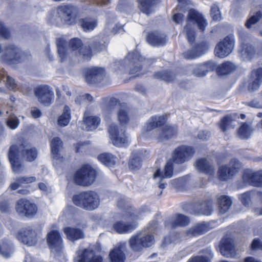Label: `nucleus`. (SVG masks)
I'll return each mask as SVG.
<instances>
[{
	"mask_svg": "<svg viewBox=\"0 0 262 262\" xmlns=\"http://www.w3.org/2000/svg\"><path fill=\"white\" fill-rule=\"evenodd\" d=\"M234 46V38L233 36H228L220 41L215 49V55L220 58H224L229 55Z\"/></svg>",
	"mask_w": 262,
	"mask_h": 262,
	"instance_id": "11",
	"label": "nucleus"
},
{
	"mask_svg": "<svg viewBox=\"0 0 262 262\" xmlns=\"http://www.w3.org/2000/svg\"><path fill=\"white\" fill-rule=\"evenodd\" d=\"M74 262H102L101 257L96 255L92 248H88L76 253Z\"/></svg>",
	"mask_w": 262,
	"mask_h": 262,
	"instance_id": "17",
	"label": "nucleus"
},
{
	"mask_svg": "<svg viewBox=\"0 0 262 262\" xmlns=\"http://www.w3.org/2000/svg\"><path fill=\"white\" fill-rule=\"evenodd\" d=\"M15 209L19 215L27 217L33 216L37 211L35 204L25 199H20L17 202Z\"/></svg>",
	"mask_w": 262,
	"mask_h": 262,
	"instance_id": "14",
	"label": "nucleus"
},
{
	"mask_svg": "<svg viewBox=\"0 0 262 262\" xmlns=\"http://www.w3.org/2000/svg\"><path fill=\"white\" fill-rule=\"evenodd\" d=\"M235 69V67L233 63L227 61L219 67V73L221 75H226L233 72Z\"/></svg>",
	"mask_w": 262,
	"mask_h": 262,
	"instance_id": "50",
	"label": "nucleus"
},
{
	"mask_svg": "<svg viewBox=\"0 0 262 262\" xmlns=\"http://www.w3.org/2000/svg\"><path fill=\"white\" fill-rule=\"evenodd\" d=\"M209 230V227L207 223H199L187 230L185 231V236L187 238L195 237L206 233Z\"/></svg>",
	"mask_w": 262,
	"mask_h": 262,
	"instance_id": "25",
	"label": "nucleus"
},
{
	"mask_svg": "<svg viewBox=\"0 0 262 262\" xmlns=\"http://www.w3.org/2000/svg\"><path fill=\"white\" fill-rule=\"evenodd\" d=\"M196 169L210 176L214 173V169L210 163L205 159H198L195 162Z\"/></svg>",
	"mask_w": 262,
	"mask_h": 262,
	"instance_id": "30",
	"label": "nucleus"
},
{
	"mask_svg": "<svg viewBox=\"0 0 262 262\" xmlns=\"http://www.w3.org/2000/svg\"><path fill=\"white\" fill-rule=\"evenodd\" d=\"M13 245L8 241H2L0 242V254L5 257H9L12 254Z\"/></svg>",
	"mask_w": 262,
	"mask_h": 262,
	"instance_id": "41",
	"label": "nucleus"
},
{
	"mask_svg": "<svg viewBox=\"0 0 262 262\" xmlns=\"http://www.w3.org/2000/svg\"><path fill=\"white\" fill-rule=\"evenodd\" d=\"M261 82L262 68H259L251 73L248 86V90L250 92L256 91L259 88Z\"/></svg>",
	"mask_w": 262,
	"mask_h": 262,
	"instance_id": "22",
	"label": "nucleus"
},
{
	"mask_svg": "<svg viewBox=\"0 0 262 262\" xmlns=\"http://www.w3.org/2000/svg\"><path fill=\"white\" fill-rule=\"evenodd\" d=\"M129 7L128 2L126 0L120 1L117 6V9L120 11H126Z\"/></svg>",
	"mask_w": 262,
	"mask_h": 262,
	"instance_id": "58",
	"label": "nucleus"
},
{
	"mask_svg": "<svg viewBox=\"0 0 262 262\" xmlns=\"http://www.w3.org/2000/svg\"><path fill=\"white\" fill-rule=\"evenodd\" d=\"M147 41L153 46H160L165 45L166 39L165 36L159 33L150 34L147 38Z\"/></svg>",
	"mask_w": 262,
	"mask_h": 262,
	"instance_id": "34",
	"label": "nucleus"
},
{
	"mask_svg": "<svg viewBox=\"0 0 262 262\" xmlns=\"http://www.w3.org/2000/svg\"><path fill=\"white\" fill-rule=\"evenodd\" d=\"M37 181L35 177H24L19 178L10 185L12 190H15L23 184H29Z\"/></svg>",
	"mask_w": 262,
	"mask_h": 262,
	"instance_id": "45",
	"label": "nucleus"
},
{
	"mask_svg": "<svg viewBox=\"0 0 262 262\" xmlns=\"http://www.w3.org/2000/svg\"><path fill=\"white\" fill-rule=\"evenodd\" d=\"M220 252L222 254L228 257H234L236 255V250L231 238H223L220 245Z\"/></svg>",
	"mask_w": 262,
	"mask_h": 262,
	"instance_id": "19",
	"label": "nucleus"
},
{
	"mask_svg": "<svg viewBox=\"0 0 262 262\" xmlns=\"http://www.w3.org/2000/svg\"><path fill=\"white\" fill-rule=\"evenodd\" d=\"M212 210V203L210 201L208 202H205L203 204L200 205V210L198 211V213L205 215H209L211 214Z\"/></svg>",
	"mask_w": 262,
	"mask_h": 262,
	"instance_id": "52",
	"label": "nucleus"
},
{
	"mask_svg": "<svg viewBox=\"0 0 262 262\" xmlns=\"http://www.w3.org/2000/svg\"><path fill=\"white\" fill-rule=\"evenodd\" d=\"M57 51L59 57L61 59H64L66 55L68 53L77 55L78 53H82V56L85 60H90L91 53L89 50L81 48V40L77 38H74L70 41L69 47L66 49V42L63 38H58L56 41Z\"/></svg>",
	"mask_w": 262,
	"mask_h": 262,
	"instance_id": "3",
	"label": "nucleus"
},
{
	"mask_svg": "<svg viewBox=\"0 0 262 262\" xmlns=\"http://www.w3.org/2000/svg\"><path fill=\"white\" fill-rule=\"evenodd\" d=\"M142 156L139 152H134L132 155L129 162V167L132 170H137L141 167Z\"/></svg>",
	"mask_w": 262,
	"mask_h": 262,
	"instance_id": "43",
	"label": "nucleus"
},
{
	"mask_svg": "<svg viewBox=\"0 0 262 262\" xmlns=\"http://www.w3.org/2000/svg\"><path fill=\"white\" fill-rule=\"evenodd\" d=\"M240 164L236 160L232 161L229 165L220 167L218 170V177L220 180L226 181L230 179L238 171Z\"/></svg>",
	"mask_w": 262,
	"mask_h": 262,
	"instance_id": "15",
	"label": "nucleus"
},
{
	"mask_svg": "<svg viewBox=\"0 0 262 262\" xmlns=\"http://www.w3.org/2000/svg\"><path fill=\"white\" fill-rule=\"evenodd\" d=\"M233 119L230 116H226L222 118L219 123V125L223 132H225L232 126Z\"/></svg>",
	"mask_w": 262,
	"mask_h": 262,
	"instance_id": "51",
	"label": "nucleus"
},
{
	"mask_svg": "<svg viewBox=\"0 0 262 262\" xmlns=\"http://www.w3.org/2000/svg\"><path fill=\"white\" fill-rule=\"evenodd\" d=\"M165 122L166 118L164 116L151 117L145 125V130L149 132L158 126H163L157 139L160 141H165L171 138L177 133V127L165 124Z\"/></svg>",
	"mask_w": 262,
	"mask_h": 262,
	"instance_id": "2",
	"label": "nucleus"
},
{
	"mask_svg": "<svg viewBox=\"0 0 262 262\" xmlns=\"http://www.w3.org/2000/svg\"><path fill=\"white\" fill-rule=\"evenodd\" d=\"M80 25L84 31L93 30L97 25V21L91 18H86L81 20Z\"/></svg>",
	"mask_w": 262,
	"mask_h": 262,
	"instance_id": "48",
	"label": "nucleus"
},
{
	"mask_svg": "<svg viewBox=\"0 0 262 262\" xmlns=\"http://www.w3.org/2000/svg\"><path fill=\"white\" fill-rule=\"evenodd\" d=\"M98 160L107 166L114 165L116 162V158L109 153H103L98 156Z\"/></svg>",
	"mask_w": 262,
	"mask_h": 262,
	"instance_id": "46",
	"label": "nucleus"
},
{
	"mask_svg": "<svg viewBox=\"0 0 262 262\" xmlns=\"http://www.w3.org/2000/svg\"><path fill=\"white\" fill-rule=\"evenodd\" d=\"M155 77L157 78L161 79L167 82L171 81L170 74L165 71L159 72L155 73Z\"/></svg>",
	"mask_w": 262,
	"mask_h": 262,
	"instance_id": "56",
	"label": "nucleus"
},
{
	"mask_svg": "<svg viewBox=\"0 0 262 262\" xmlns=\"http://www.w3.org/2000/svg\"><path fill=\"white\" fill-rule=\"evenodd\" d=\"M260 25H262V13L260 12L252 15L246 23V26L252 29L259 27Z\"/></svg>",
	"mask_w": 262,
	"mask_h": 262,
	"instance_id": "40",
	"label": "nucleus"
},
{
	"mask_svg": "<svg viewBox=\"0 0 262 262\" xmlns=\"http://www.w3.org/2000/svg\"><path fill=\"white\" fill-rule=\"evenodd\" d=\"M218 204L220 212L223 213L229 209L232 204V201L226 195H221L218 198Z\"/></svg>",
	"mask_w": 262,
	"mask_h": 262,
	"instance_id": "42",
	"label": "nucleus"
},
{
	"mask_svg": "<svg viewBox=\"0 0 262 262\" xmlns=\"http://www.w3.org/2000/svg\"><path fill=\"white\" fill-rule=\"evenodd\" d=\"M214 66L213 62L208 61L204 63L191 66L190 69L195 76L203 77L205 76L208 71L213 70Z\"/></svg>",
	"mask_w": 262,
	"mask_h": 262,
	"instance_id": "24",
	"label": "nucleus"
},
{
	"mask_svg": "<svg viewBox=\"0 0 262 262\" xmlns=\"http://www.w3.org/2000/svg\"><path fill=\"white\" fill-rule=\"evenodd\" d=\"M104 70L101 68L94 67L85 71V78L87 82L92 83L100 80L104 76Z\"/></svg>",
	"mask_w": 262,
	"mask_h": 262,
	"instance_id": "21",
	"label": "nucleus"
},
{
	"mask_svg": "<svg viewBox=\"0 0 262 262\" xmlns=\"http://www.w3.org/2000/svg\"><path fill=\"white\" fill-rule=\"evenodd\" d=\"M96 177V170L89 165H85L76 172L74 181L77 185L88 186L94 183Z\"/></svg>",
	"mask_w": 262,
	"mask_h": 262,
	"instance_id": "6",
	"label": "nucleus"
},
{
	"mask_svg": "<svg viewBox=\"0 0 262 262\" xmlns=\"http://www.w3.org/2000/svg\"><path fill=\"white\" fill-rule=\"evenodd\" d=\"M262 179L261 172H253L252 170H245L243 175V180L246 184L257 186V182Z\"/></svg>",
	"mask_w": 262,
	"mask_h": 262,
	"instance_id": "27",
	"label": "nucleus"
},
{
	"mask_svg": "<svg viewBox=\"0 0 262 262\" xmlns=\"http://www.w3.org/2000/svg\"><path fill=\"white\" fill-rule=\"evenodd\" d=\"M10 37L9 30L6 28L4 24L0 21V38L8 39Z\"/></svg>",
	"mask_w": 262,
	"mask_h": 262,
	"instance_id": "55",
	"label": "nucleus"
},
{
	"mask_svg": "<svg viewBox=\"0 0 262 262\" xmlns=\"http://www.w3.org/2000/svg\"><path fill=\"white\" fill-rule=\"evenodd\" d=\"M154 243L153 236L145 232H141L132 236L129 240V245L135 251L141 250L144 247H149Z\"/></svg>",
	"mask_w": 262,
	"mask_h": 262,
	"instance_id": "7",
	"label": "nucleus"
},
{
	"mask_svg": "<svg viewBox=\"0 0 262 262\" xmlns=\"http://www.w3.org/2000/svg\"><path fill=\"white\" fill-rule=\"evenodd\" d=\"M251 248L253 250L262 249V242L257 239H254L251 244Z\"/></svg>",
	"mask_w": 262,
	"mask_h": 262,
	"instance_id": "61",
	"label": "nucleus"
},
{
	"mask_svg": "<svg viewBox=\"0 0 262 262\" xmlns=\"http://www.w3.org/2000/svg\"><path fill=\"white\" fill-rule=\"evenodd\" d=\"M158 2L159 0H138V7L142 12L148 15L152 12V7Z\"/></svg>",
	"mask_w": 262,
	"mask_h": 262,
	"instance_id": "36",
	"label": "nucleus"
},
{
	"mask_svg": "<svg viewBox=\"0 0 262 262\" xmlns=\"http://www.w3.org/2000/svg\"><path fill=\"white\" fill-rule=\"evenodd\" d=\"M6 78V85L10 90L15 91L17 89V84L14 79L7 75L4 69L0 70V81Z\"/></svg>",
	"mask_w": 262,
	"mask_h": 262,
	"instance_id": "44",
	"label": "nucleus"
},
{
	"mask_svg": "<svg viewBox=\"0 0 262 262\" xmlns=\"http://www.w3.org/2000/svg\"><path fill=\"white\" fill-rule=\"evenodd\" d=\"M256 53L254 48L248 44H242L239 49V53L245 60H250L255 57Z\"/></svg>",
	"mask_w": 262,
	"mask_h": 262,
	"instance_id": "31",
	"label": "nucleus"
},
{
	"mask_svg": "<svg viewBox=\"0 0 262 262\" xmlns=\"http://www.w3.org/2000/svg\"><path fill=\"white\" fill-rule=\"evenodd\" d=\"M85 99L91 101L92 100V97L89 94H86L82 96H79V97H77L76 99L75 102L77 103H79L81 102L82 100H84Z\"/></svg>",
	"mask_w": 262,
	"mask_h": 262,
	"instance_id": "64",
	"label": "nucleus"
},
{
	"mask_svg": "<svg viewBox=\"0 0 262 262\" xmlns=\"http://www.w3.org/2000/svg\"><path fill=\"white\" fill-rule=\"evenodd\" d=\"M189 222V220L187 216L178 214L167 221L165 223V226L167 228H173L176 226H186Z\"/></svg>",
	"mask_w": 262,
	"mask_h": 262,
	"instance_id": "29",
	"label": "nucleus"
},
{
	"mask_svg": "<svg viewBox=\"0 0 262 262\" xmlns=\"http://www.w3.org/2000/svg\"><path fill=\"white\" fill-rule=\"evenodd\" d=\"M34 94L38 101L44 105L48 106L54 100V94L49 86L45 85L36 88Z\"/></svg>",
	"mask_w": 262,
	"mask_h": 262,
	"instance_id": "12",
	"label": "nucleus"
},
{
	"mask_svg": "<svg viewBox=\"0 0 262 262\" xmlns=\"http://www.w3.org/2000/svg\"><path fill=\"white\" fill-rule=\"evenodd\" d=\"M124 247V245H123L120 247L114 248L110 251L109 254L110 262H124L125 256L122 251Z\"/></svg>",
	"mask_w": 262,
	"mask_h": 262,
	"instance_id": "32",
	"label": "nucleus"
},
{
	"mask_svg": "<svg viewBox=\"0 0 262 262\" xmlns=\"http://www.w3.org/2000/svg\"><path fill=\"white\" fill-rule=\"evenodd\" d=\"M143 58L137 51L129 52L124 59V63L129 68L132 69L136 64H139V62L142 61Z\"/></svg>",
	"mask_w": 262,
	"mask_h": 262,
	"instance_id": "33",
	"label": "nucleus"
},
{
	"mask_svg": "<svg viewBox=\"0 0 262 262\" xmlns=\"http://www.w3.org/2000/svg\"><path fill=\"white\" fill-rule=\"evenodd\" d=\"M253 129L250 125L244 123L239 128L238 134L241 139H247L251 135Z\"/></svg>",
	"mask_w": 262,
	"mask_h": 262,
	"instance_id": "47",
	"label": "nucleus"
},
{
	"mask_svg": "<svg viewBox=\"0 0 262 262\" xmlns=\"http://www.w3.org/2000/svg\"><path fill=\"white\" fill-rule=\"evenodd\" d=\"M125 126L112 124L109 126L108 133L111 143L119 147L127 146L130 141L129 136L126 133Z\"/></svg>",
	"mask_w": 262,
	"mask_h": 262,
	"instance_id": "5",
	"label": "nucleus"
},
{
	"mask_svg": "<svg viewBox=\"0 0 262 262\" xmlns=\"http://www.w3.org/2000/svg\"><path fill=\"white\" fill-rule=\"evenodd\" d=\"M207 23L203 15L193 9L188 11L186 25L184 28V32L188 41L193 42L195 37V27H197L201 31H204Z\"/></svg>",
	"mask_w": 262,
	"mask_h": 262,
	"instance_id": "1",
	"label": "nucleus"
},
{
	"mask_svg": "<svg viewBox=\"0 0 262 262\" xmlns=\"http://www.w3.org/2000/svg\"><path fill=\"white\" fill-rule=\"evenodd\" d=\"M71 119V109L69 106L64 105L61 115L57 119V124L61 127L66 126L70 123Z\"/></svg>",
	"mask_w": 262,
	"mask_h": 262,
	"instance_id": "39",
	"label": "nucleus"
},
{
	"mask_svg": "<svg viewBox=\"0 0 262 262\" xmlns=\"http://www.w3.org/2000/svg\"><path fill=\"white\" fill-rule=\"evenodd\" d=\"M24 158L29 161H32L35 159L37 156V151L35 148L31 147L29 145L25 147L23 151Z\"/></svg>",
	"mask_w": 262,
	"mask_h": 262,
	"instance_id": "49",
	"label": "nucleus"
},
{
	"mask_svg": "<svg viewBox=\"0 0 262 262\" xmlns=\"http://www.w3.org/2000/svg\"><path fill=\"white\" fill-rule=\"evenodd\" d=\"M211 15L214 20H220L221 19V14L217 5H213L211 8Z\"/></svg>",
	"mask_w": 262,
	"mask_h": 262,
	"instance_id": "54",
	"label": "nucleus"
},
{
	"mask_svg": "<svg viewBox=\"0 0 262 262\" xmlns=\"http://www.w3.org/2000/svg\"><path fill=\"white\" fill-rule=\"evenodd\" d=\"M100 119L98 117L90 116H86L84 114L83 118V128L88 131H92L95 129L99 125Z\"/></svg>",
	"mask_w": 262,
	"mask_h": 262,
	"instance_id": "28",
	"label": "nucleus"
},
{
	"mask_svg": "<svg viewBox=\"0 0 262 262\" xmlns=\"http://www.w3.org/2000/svg\"><path fill=\"white\" fill-rule=\"evenodd\" d=\"M250 198L251 192H245L240 195V199L243 204L245 206L249 205L250 201Z\"/></svg>",
	"mask_w": 262,
	"mask_h": 262,
	"instance_id": "57",
	"label": "nucleus"
},
{
	"mask_svg": "<svg viewBox=\"0 0 262 262\" xmlns=\"http://www.w3.org/2000/svg\"><path fill=\"white\" fill-rule=\"evenodd\" d=\"M47 240L51 252L56 256H61L62 254V240L59 232L56 230L50 231Z\"/></svg>",
	"mask_w": 262,
	"mask_h": 262,
	"instance_id": "9",
	"label": "nucleus"
},
{
	"mask_svg": "<svg viewBox=\"0 0 262 262\" xmlns=\"http://www.w3.org/2000/svg\"><path fill=\"white\" fill-rule=\"evenodd\" d=\"M20 52L19 49L14 45L7 47L3 53L2 60L8 64H14L19 61Z\"/></svg>",
	"mask_w": 262,
	"mask_h": 262,
	"instance_id": "18",
	"label": "nucleus"
},
{
	"mask_svg": "<svg viewBox=\"0 0 262 262\" xmlns=\"http://www.w3.org/2000/svg\"><path fill=\"white\" fill-rule=\"evenodd\" d=\"M30 113L31 116L35 119L40 118L42 116L41 111L36 107H32L31 109Z\"/></svg>",
	"mask_w": 262,
	"mask_h": 262,
	"instance_id": "59",
	"label": "nucleus"
},
{
	"mask_svg": "<svg viewBox=\"0 0 262 262\" xmlns=\"http://www.w3.org/2000/svg\"><path fill=\"white\" fill-rule=\"evenodd\" d=\"M72 200L75 205L86 210H93L100 204L98 194L92 191H84L75 195Z\"/></svg>",
	"mask_w": 262,
	"mask_h": 262,
	"instance_id": "4",
	"label": "nucleus"
},
{
	"mask_svg": "<svg viewBox=\"0 0 262 262\" xmlns=\"http://www.w3.org/2000/svg\"><path fill=\"white\" fill-rule=\"evenodd\" d=\"M179 4L177 6V8L181 10H185V6L188 5L190 4V2L189 0H178Z\"/></svg>",
	"mask_w": 262,
	"mask_h": 262,
	"instance_id": "62",
	"label": "nucleus"
},
{
	"mask_svg": "<svg viewBox=\"0 0 262 262\" xmlns=\"http://www.w3.org/2000/svg\"><path fill=\"white\" fill-rule=\"evenodd\" d=\"M39 189L45 193H49L51 191V188L47 184L40 183L38 184Z\"/></svg>",
	"mask_w": 262,
	"mask_h": 262,
	"instance_id": "60",
	"label": "nucleus"
},
{
	"mask_svg": "<svg viewBox=\"0 0 262 262\" xmlns=\"http://www.w3.org/2000/svg\"><path fill=\"white\" fill-rule=\"evenodd\" d=\"M117 112V119L120 125L119 126H125L129 120L127 107L124 104H121L117 101L111 102L105 108L104 114H108L113 111Z\"/></svg>",
	"mask_w": 262,
	"mask_h": 262,
	"instance_id": "8",
	"label": "nucleus"
},
{
	"mask_svg": "<svg viewBox=\"0 0 262 262\" xmlns=\"http://www.w3.org/2000/svg\"><path fill=\"white\" fill-rule=\"evenodd\" d=\"M207 48L204 45H200L193 48L191 50L184 54V56L187 59H194L204 54Z\"/></svg>",
	"mask_w": 262,
	"mask_h": 262,
	"instance_id": "37",
	"label": "nucleus"
},
{
	"mask_svg": "<svg viewBox=\"0 0 262 262\" xmlns=\"http://www.w3.org/2000/svg\"><path fill=\"white\" fill-rule=\"evenodd\" d=\"M74 8L68 5H61L58 8V13L64 21L69 24H73L75 22V18L73 14Z\"/></svg>",
	"mask_w": 262,
	"mask_h": 262,
	"instance_id": "26",
	"label": "nucleus"
},
{
	"mask_svg": "<svg viewBox=\"0 0 262 262\" xmlns=\"http://www.w3.org/2000/svg\"><path fill=\"white\" fill-rule=\"evenodd\" d=\"M210 137V133L206 130L200 131L198 135V138L201 140H207Z\"/></svg>",
	"mask_w": 262,
	"mask_h": 262,
	"instance_id": "63",
	"label": "nucleus"
},
{
	"mask_svg": "<svg viewBox=\"0 0 262 262\" xmlns=\"http://www.w3.org/2000/svg\"><path fill=\"white\" fill-rule=\"evenodd\" d=\"M18 148L16 146L12 145L10 147L8 154V158L11 164L12 170L15 173L20 172L23 168L18 161Z\"/></svg>",
	"mask_w": 262,
	"mask_h": 262,
	"instance_id": "23",
	"label": "nucleus"
},
{
	"mask_svg": "<svg viewBox=\"0 0 262 262\" xmlns=\"http://www.w3.org/2000/svg\"><path fill=\"white\" fill-rule=\"evenodd\" d=\"M6 122L7 126L11 129H16L19 124L18 118L14 115H11L6 120Z\"/></svg>",
	"mask_w": 262,
	"mask_h": 262,
	"instance_id": "53",
	"label": "nucleus"
},
{
	"mask_svg": "<svg viewBox=\"0 0 262 262\" xmlns=\"http://www.w3.org/2000/svg\"><path fill=\"white\" fill-rule=\"evenodd\" d=\"M173 173L172 162L171 161H168L165 166L164 170L161 171L160 169L157 171L153 174V178L156 182L159 184V187L161 189H164L165 187V184L161 183L164 179L170 178Z\"/></svg>",
	"mask_w": 262,
	"mask_h": 262,
	"instance_id": "16",
	"label": "nucleus"
},
{
	"mask_svg": "<svg viewBox=\"0 0 262 262\" xmlns=\"http://www.w3.org/2000/svg\"><path fill=\"white\" fill-rule=\"evenodd\" d=\"M136 224H125L121 222H117L114 224L113 229L120 234L128 233L135 229Z\"/></svg>",
	"mask_w": 262,
	"mask_h": 262,
	"instance_id": "35",
	"label": "nucleus"
},
{
	"mask_svg": "<svg viewBox=\"0 0 262 262\" xmlns=\"http://www.w3.org/2000/svg\"><path fill=\"white\" fill-rule=\"evenodd\" d=\"M63 231L67 238L71 241L79 239L84 236L83 232L77 228L67 227L64 228Z\"/></svg>",
	"mask_w": 262,
	"mask_h": 262,
	"instance_id": "38",
	"label": "nucleus"
},
{
	"mask_svg": "<svg viewBox=\"0 0 262 262\" xmlns=\"http://www.w3.org/2000/svg\"><path fill=\"white\" fill-rule=\"evenodd\" d=\"M16 238L24 244L33 246L37 243L38 235L36 230L29 226L20 229L17 234Z\"/></svg>",
	"mask_w": 262,
	"mask_h": 262,
	"instance_id": "10",
	"label": "nucleus"
},
{
	"mask_svg": "<svg viewBox=\"0 0 262 262\" xmlns=\"http://www.w3.org/2000/svg\"><path fill=\"white\" fill-rule=\"evenodd\" d=\"M62 144L61 140L58 137L54 138L51 141V153L54 160V165L63 161V158L61 151Z\"/></svg>",
	"mask_w": 262,
	"mask_h": 262,
	"instance_id": "20",
	"label": "nucleus"
},
{
	"mask_svg": "<svg viewBox=\"0 0 262 262\" xmlns=\"http://www.w3.org/2000/svg\"><path fill=\"white\" fill-rule=\"evenodd\" d=\"M194 153L190 146L182 145L177 147L172 152V160L177 163H183L188 161Z\"/></svg>",
	"mask_w": 262,
	"mask_h": 262,
	"instance_id": "13",
	"label": "nucleus"
}]
</instances>
